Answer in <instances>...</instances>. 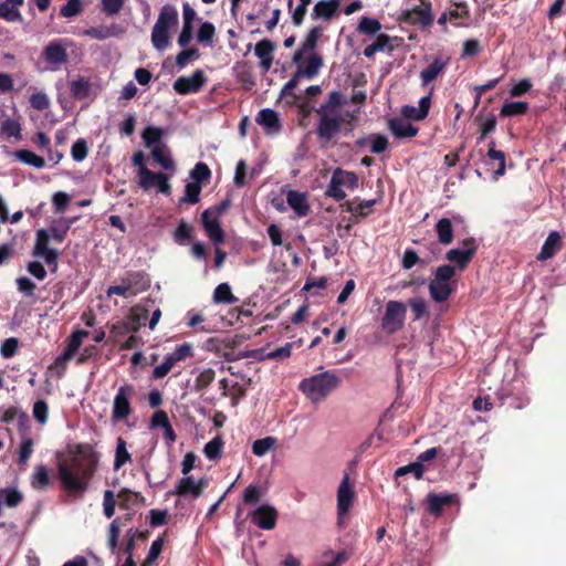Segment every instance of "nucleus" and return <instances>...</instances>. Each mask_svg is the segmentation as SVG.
<instances>
[{
	"mask_svg": "<svg viewBox=\"0 0 566 566\" xmlns=\"http://www.w3.org/2000/svg\"><path fill=\"white\" fill-rule=\"evenodd\" d=\"M98 453L91 444L77 443L59 457V476L63 488L74 495H82L88 488L97 464Z\"/></svg>",
	"mask_w": 566,
	"mask_h": 566,
	"instance_id": "obj_1",
	"label": "nucleus"
},
{
	"mask_svg": "<svg viewBox=\"0 0 566 566\" xmlns=\"http://www.w3.org/2000/svg\"><path fill=\"white\" fill-rule=\"evenodd\" d=\"M321 34V29L313 28L301 48L294 53L293 62L297 65V69L293 77L284 85L283 93H289L295 88L301 78L312 80L319 73L324 65L322 55L316 51Z\"/></svg>",
	"mask_w": 566,
	"mask_h": 566,
	"instance_id": "obj_2",
	"label": "nucleus"
},
{
	"mask_svg": "<svg viewBox=\"0 0 566 566\" xmlns=\"http://www.w3.org/2000/svg\"><path fill=\"white\" fill-rule=\"evenodd\" d=\"M342 104V95L338 92H332L326 104L319 108L321 118L317 126L319 139L329 142L337 135L343 124L349 123V113L343 111Z\"/></svg>",
	"mask_w": 566,
	"mask_h": 566,
	"instance_id": "obj_3",
	"label": "nucleus"
},
{
	"mask_svg": "<svg viewBox=\"0 0 566 566\" xmlns=\"http://www.w3.org/2000/svg\"><path fill=\"white\" fill-rule=\"evenodd\" d=\"M339 378L332 371H324L305 378L300 382V390L312 401H323L333 390L339 386Z\"/></svg>",
	"mask_w": 566,
	"mask_h": 566,
	"instance_id": "obj_4",
	"label": "nucleus"
},
{
	"mask_svg": "<svg viewBox=\"0 0 566 566\" xmlns=\"http://www.w3.org/2000/svg\"><path fill=\"white\" fill-rule=\"evenodd\" d=\"M179 14L171 4H165L151 30V44L157 51H165L169 46V30L177 25Z\"/></svg>",
	"mask_w": 566,
	"mask_h": 566,
	"instance_id": "obj_5",
	"label": "nucleus"
},
{
	"mask_svg": "<svg viewBox=\"0 0 566 566\" xmlns=\"http://www.w3.org/2000/svg\"><path fill=\"white\" fill-rule=\"evenodd\" d=\"M455 274L453 266L444 264L436 270L434 277L429 283V293L433 301L444 302L454 291V283L451 281Z\"/></svg>",
	"mask_w": 566,
	"mask_h": 566,
	"instance_id": "obj_6",
	"label": "nucleus"
},
{
	"mask_svg": "<svg viewBox=\"0 0 566 566\" xmlns=\"http://www.w3.org/2000/svg\"><path fill=\"white\" fill-rule=\"evenodd\" d=\"M148 286L149 281L145 274L132 272L122 277L119 284L109 286L106 294L108 297L112 295L133 297L145 291Z\"/></svg>",
	"mask_w": 566,
	"mask_h": 566,
	"instance_id": "obj_7",
	"label": "nucleus"
},
{
	"mask_svg": "<svg viewBox=\"0 0 566 566\" xmlns=\"http://www.w3.org/2000/svg\"><path fill=\"white\" fill-rule=\"evenodd\" d=\"M357 187L358 178L356 174L337 168L333 172L326 195L337 201H340L347 196L344 188L355 189Z\"/></svg>",
	"mask_w": 566,
	"mask_h": 566,
	"instance_id": "obj_8",
	"label": "nucleus"
},
{
	"mask_svg": "<svg viewBox=\"0 0 566 566\" xmlns=\"http://www.w3.org/2000/svg\"><path fill=\"white\" fill-rule=\"evenodd\" d=\"M407 307L399 301H389L386 304L381 327L387 334H394L403 327Z\"/></svg>",
	"mask_w": 566,
	"mask_h": 566,
	"instance_id": "obj_9",
	"label": "nucleus"
},
{
	"mask_svg": "<svg viewBox=\"0 0 566 566\" xmlns=\"http://www.w3.org/2000/svg\"><path fill=\"white\" fill-rule=\"evenodd\" d=\"M192 356V346L190 344H181L178 345L171 353L165 356V360L155 367L153 370V378L160 379L164 378L177 363L185 360Z\"/></svg>",
	"mask_w": 566,
	"mask_h": 566,
	"instance_id": "obj_10",
	"label": "nucleus"
},
{
	"mask_svg": "<svg viewBox=\"0 0 566 566\" xmlns=\"http://www.w3.org/2000/svg\"><path fill=\"white\" fill-rule=\"evenodd\" d=\"M71 41L67 39H60L50 41L43 49L44 60L52 65V70H56L62 64L67 62V46Z\"/></svg>",
	"mask_w": 566,
	"mask_h": 566,
	"instance_id": "obj_11",
	"label": "nucleus"
},
{
	"mask_svg": "<svg viewBox=\"0 0 566 566\" xmlns=\"http://www.w3.org/2000/svg\"><path fill=\"white\" fill-rule=\"evenodd\" d=\"M478 245L472 238L464 239L459 247L447 252L446 258L459 270H464L476 252Z\"/></svg>",
	"mask_w": 566,
	"mask_h": 566,
	"instance_id": "obj_12",
	"label": "nucleus"
},
{
	"mask_svg": "<svg viewBox=\"0 0 566 566\" xmlns=\"http://www.w3.org/2000/svg\"><path fill=\"white\" fill-rule=\"evenodd\" d=\"M355 496V485L350 482L349 474L345 473L337 490V514L339 517L348 514Z\"/></svg>",
	"mask_w": 566,
	"mask_h": 566,
	"instance_id": "obj_13",
	"label": "nucleus"
},
{
	"mask_svg": "<svg viewBox=\"0 0 566 566\" xmlns=\"http://www.w3.org/2000/svg\"><path fill=\"white\" fill-rule=\"evenodd\" d=\"M135 390L132 385H124L118 388L117 394L114 397L112 417L115 420L126 419L130 412V397Z\"/></svg>",
	"mask_w": 566,
	"mask_h": 566,
	"instance_id": "obj_14",
	"label": "nucleus"
},
{
	"mask_svg": "<svg viewBox=\"0 0 566 566\" xmlns=\"http://www.w3.org/2000/svg\"><path fill=\"white\" fill-rule=\"evenodd\" d=\"M49 239L50 235L46 230L40 229L36 231L33 255L43 259L48 265L56 268L59 253L55 249L49 247Z\"/></svg>",
	"mask_w": 566,
	"mask_h": 566,
	"instance_id": "obj_15",
	"label": "nucleus"
},
{
	"mask_svg": "<svg viewBox=\"0 0 566 566\" xmlns=\"http://www.w3.org/2000/svg\"><path fill=\"white\" fill-rule=\"evenodd\" d=\"M138 184L144 190L156 187L165 195L170 192L168 177L160 172H153L148 168H143L142 171H138Z\"/></svg>",
	"mask_w": 566,
	"mask_h": 566,
	"instance_id": "obj_16",
	"label": "nucleus"
},
{
	"mask_svg": "<svg viewBox=\"0 0 566 566\" xmlns=\"http://www.w3.org/2000/svg\"><path fill=\"white\" fill-rule=\"evenodd\" d=\"M207 78L201 70H196L189 76H181L174 83V90L181 95L198 92L206 83Z\"/></svg>",
	"mask_w": 566,
	"mask_h": 566,
	"instance_id": "obj_17",
	"label": "nucleus"
},
{
	"mask_svg": "<svg viewBox=\"0 0 566 566\" xmlns=\"http://www.w3.org/2000/svg\"><path fill=\"white\" fill-rule=\"evenodd\" d=\"M203 229L209 239L220 244L224 241V232L220 226L219 211L206 210L201 216Z\"/></svg>",
	"mask_w": 566,
	"mask_h": 566,
	"instance_id": "obj_18",
	"label": "nucleus"
},
{
	"mask_svg": "<svg viewBox=\"0 0 566 566\" xmlns=\"http://www.w3.org/2000/svg\"><path fill=\"white\" fill-rule=\"evenodd\" d=\"M250 517L254 525L270 531L276 525L277 511L269 504H262L250 514Z\"/></svg>",
	"mask_w": 566,
	"mask_h": 566,
	"instance_id": "obj_19",
	"label": "nucleus"
},
{
	"mask_svg": "<svg viewBox=\"0 0 566 566\" xmlns=\"http://www.w3.org/2000/svg\"><path fill=\"white\" fill-rule=\"evenodd\" d=\"M0 133L6 138H13L20 140L22 138L20 117L12 112V114L2 113L0 117Z\"/></svg>",
	"mask_w": 566,
	"mask_h": 566,
	"instance_id": "obj_20",
	"label": "nucleus"
},
{
	"mask_svg": "<svg viewBox=\"0 0 566 566\" xmlns=\"http://www.w3.org/2000/svg\"><path fill=\"white\" fill-rule=\"evenodd\" d=\"M206 485L207 481L205 479L196 481L190 475H184V478L178 482L174 493L179 496L191 495L192 497H198L202 493Z\"/></svg>",
	"mask_w": 566,
	"mask_h": 566,
	"instance_id": "obj_21",
	"label": "nucleus"
},
{
	"mask_svg": "<svg viewBox=\"0 0 566 566\" xmlns=\"http://www.w3.org/2000/svg\"><path fill=\"white\" fill-rule=\"evenodd\" d=\"M274 44L270 40H262L255 44L254 53L260 59V66L268 72L273 63Z\"/></svg>",
	"mask_w": 566,
	"mask_h": 566,
	"instance_id": "obj_22",
	"label": "nucleus"
},
{
	"mask_svg": "<svg viewBox=\"0 0 566 566\" xmlns=\"http://www.w3.org/2000/svg\"><path fill=\"white\" fill-rule=\"evenodd\" d=\"M286 202L297 217H305L310 212L307 196L303 192L290 190L286 195Z\"/></svg>",
	"mask_w": 566,
	"mask_h": 566,
	"instance_id": "obj_23",
	"label": "nucleus"
},
{
	"mask_svg": "<svg viewBox=\"0 0 566 566\" xmlns=\"http://www.w3.org/2000/svg\"><path fill=\"white\" fill-rule=\"evenodd\" d=\"M24 0H4L0 2V17L9 22H21L22 14L19 10Z\"/></svg>",
	"mask_w": 566,
	"mask_h": 566,
	"instance_id": "obj_24",
	"label": "nucleus"
},
{
	"mask_svg": "<svg viewBox=\"0 0 566 566\" xmlns=\"http://www.w3.org/2000/svg\"><path fill=\"white\" fill-rule=\"evenodd\" d=\"M560 234L557 231L551 232L546 238L537 259L541 261H545L553 258L560 250Z\"/></svg>",
	"mask_w": 566,
	"mask_h": 566,
	"instance_id": "obj_25",
	"label": "nucleus"
},
{
	"mask_svg": "<svg viewBox=\"0 0 566 566\" xmlns=\"http://www.w3.org/2000/svg\"><path fill=\"white\" fill-rule=\"evenodd\" d=\"M389 127L391 133L399 138L412 137L418 132V129L415 126H412V124L408 119L403 118L391 119L389 123Z\"/></svg>",
	"mask_w": 566,
	"mask_h": 566,
	"instance_id": "obj_26",
	"label": "nucleus"
},
{
	"mask_svg": "<svg viewBox=\"0 0 566 566\" xmlns=\"http://www.w3.org/2000/svg\"><path fill=\"white\" fill-rule=\"evenodd\" d=\"M352 551H340L335 553L332 549H327L322 554V560L319 566H342L352 557Z\"/></svg>",
	"mask_w": 566,
	"mask_h": 566,
	"instance_id": "obj_27",
	"label": "nucleus"
},
{
	"mask_svg": "<svg viewBox=\"0 0 566 566\" xmlns=\"http://www.w3.org/2000/svg\"><path fill=\"white\" fill-rule=\"evenodd\" d=\"M256 122L262 125L269 134L277 133L280 129L279 116L270 108L262 109L256 117Z\"/></svg>",
	"mask_w": 566,
	"mask_h": 566,
	"instance_id": "obj_28",
	"label": "nucleus"
},
{
	"mask_svg": "<svg viewBox=\"0 0 566 566\" xmlns=\"http://www.w3.org/2000/svg\"><path fill=\"white\" fill-rule=\"evenodd\" d=\"M430 105H431L430 96L427 95V96H423V97L420 98L419 107L406 106L403 108V114L408 118H412V119H416V120H421V119H423L428 115Z\"/></svg>",
	"mask_w": 566,
	"mask_h": 566,
	"instance_id": "obj_29",
	"label": "nucleus"
},
{
	"mask_svg": "<svg viewBox=\"0 0 566 566\" xmlns=\"http://www.w3.org/2000/svg\"><path fill=\"white\" fill-rule=\"evenodd\" d=\"M438 241L443 245H449L453 241L452 221L448 218L440 219L436 224Z\"/></svg>",
	"mask_w": 566,
	"mask_h": 566,
	"instance_id": "obj_30",
	"label": "nucleus"
},
{
	"mask_svg": "<svg viewBox=\"0 0 566 566\" xmlns=\"http://www.w3.org/2000/svg\"><path fill=\"white\" fill-rule=\"evenodd\" d=\"M70 91L77 99L87 98L92 92V84L84 77H77L70 83Z\"/></svg>",
	"mask_w": 566,
	"mask_h": 566,
	"instance_id": "obj_31",
	"label": "nucleus"
},
{
	"mask_svg": "<svg viewBox=\"0 0 566 566\" xmlns=\"http://www.w3.org/2000/svg\"><path fill=\"white\" fill-rule=\"evenodd\" d=\"M277 447V439L272 436H268L262 439H258L252 443V452L254 455L261 458L268 454L270 451Z\"/></svg>",
	"mask_w": 566,
	"mask_h": 566,
	"instance_id": "obj_32",
	"label": "nucleus"
},
{
	"mask_svg": "<svg viewBox=\"0 0 566 566\" xmlns=\"http://www.w3.org/2000/svg\"><path fill=\"white\" fill-rule=\"evenodd\" d=\"M151 155L154 159L166 170L174 171L175 170V163L170 156L169 150L167 147L163 144L160 146L154 147L151 149Z\"/></svg>",
	"mask_w": 566,
	"mask_h": 566,
	"instance_id": "obj_33",
	"label": "nucleus"
},
{
	"mask_svg": "<svg viewBox=\"0 0 566 566\" xmlns=\"http://www.w3.org/2000/svg\"><path fill=\"white\" fill-rule=\"evenodd\" d=\"M13 157L19 161L32 166L34 168L41 169L45 166V160L43 157L38 156L33 151L20 149L13 153Z\"/></svg>",
	"mask_w": 566,
	"mask_h": 566,
	"instance_id": "obj_34",
	"label": "nucleus"
},
{
	"mask_svg": "<svg viewBox=\"0 0 566 566\" xmlns=\"http://www.w3.org/2000/svg\"><path fill=\"white\" fill-rule=\"evenodd\" d=\"M213 302L217 304H234L238 298L232 294L228 283H221L213 291Z\"/></svg>",
	"mask_w": 566,
	"mask_h": 566,
	"instance_id": "obj_35",
	"label": "nucleus"
},
{
	"mask_svg": "<svg viewBox=\"0 0 566 566\" xmlns=\"http://www.w3.org/2000/svg\"><path fill=\"white\" fill-rule=\"evenodd\" d=\"M337 9V1H319L314 6L313 15L324 20L331 19Z\"/></svg>",
	"mask_w": 566,
	"mask_h": 566,
	"instance_id": "obj_36",
	"label": "nucleus"
},
{
	"mask_svg": "<svg viewBox=\"0 0 566 566\" xmlns=\"http://www.w3.org/2000/svg\"><path fill=\"white\" fill-rule=\"evenodd\" d=\"M451 502L449 495H438L430 493L427 496L428 510L434 515H439L443 507Z\"/></svg>",
	"mask_w": 566,
	"mask_h": 566,
	"instance_id": "obj_37",
	"label": "nucleus"
},
{
	"mask_svg": "<svg viewBox=\"0 0 566 566\" xmlns=\"http://www.w3.org/2000/svg\"><path fill=\"white\" fill-rule=\"evenodd\" d=\"M444 69V63L437 59L428 67L421 71L420 77L423 85L432 82Z\"/></svg>",
	"mask_w": 566,
	"mask_h": 566,
	"instance_id": "obj_38",
	"label": "nucleus"
},
{
	"mask_svg": "<svg viewBox=\"0 0 566 566\" xmlns=\"http://www.w3.org/2000/svg\"><path fill=\"white\" fill-rule=\"evenodd\" d=\"M163 136V130L157 127H147L144 129L142 134V138L146 145V147L154 149L156 146L163 145L160 139Z\"/></svg>",
	"mask_w": 566,
	"mask_h": 566,
	"instance_id": "obj_39",
	"label": "nucleus"
},
{
	"mask_svg": "<svg viewBox=\"0 0 566 566\" xmlns=\"http://www.w3.org/2000/svg\"><path fill=\"white\" fill-rule=\"evenodd\" d=\"M84 35L103 41L115 35V27H93L84 31Z\"/></svg>",
	"mask_w": 566,
	"mask_h": 566,
	"instance_id": "obj_40",
	"label": "nucleus"
},
{
	"mask_svg": "<svg viewBox=\"0 0 566 566\" xmlns=\"http://www.w3.org/2000/svg\"><path fill=\"white\" fill-rule=\"evenodd\" d=\"M128 461H130V454L127 451L126 442L124 441V439L118 438L115 452L114 469H120Z\"/></svg>",
	"mask_w": 566,
	"mask_h": 566,
	"instance_id": "obj_41",
	"label": "nucleus"
},
{
	"mask_svg": "<svg viewBox=\"0 0 566 566\" xmlns=\"http://www.w3.org/2000/svg\"><path fill=\"white\" fill-rule=\"evenodd\" d=\"M488 157L491 160H496L499 163L497 168L495 170V175L503 176L505 172V155L503 151L495 149L494 140H491L489 144Z\"/></svg>",
	"mask_w": 566,
	"mask_h": 566,
	"instance_id": "obj_42",
	"label": "nucleus"
},
{
	"mask_svg": "<svg viewBox=\"0 0 566 566\" xmlns=\"http://www.w3.org/2000/svg\"><path fill=\"white\" fill-rule=\"evenodd\" d=\"M528 109L526 102H510L505 103L501 108L502 116H517L525 114Z\"/></svg>",
	"mask_w": 566,
	"mask_h": 566,
	"instance_id": "obj_43",
	"label": "nucleus"
},
{
	"mask_svg": "<svg viewBox=\"0 0 566 566\" xmlns=\"http://www.w3.org/2000/svg\"><path fill=\"white\" fill-rule=\"evenodd\" d=\"M223 448L221 438L216 437L210 440L203 448V453L209 460H217L220 458Z\"/></svg>",
	"mask_w": 566,
	"mask_h": 566,
	"instance_id": "obj_44",
	"label": "nucleus"
},
{
	"mask_svg": "<svg viewBox=\"0 0 566 566\" xmlns=\"http://www.w3.org/2000/svg\"><path fill=\"white\" fill-rule=\"evenodd\" d=\"M120 532V522L118 518H115L108 527V534H107V546L111 549L112 553L117 552V542H118V535Z\"/></svg>",
	"mask_w": 566,
	"mask_h": 566,
	"instance_id": "obj_45",
	"label": "nucleus"
},
{
	"mask_svg": "<svg viewBox=\"0 0 566 566\" xmlns=\"http://www.w3.org/2000/svg\"><path fill=\"white\" fill-rule=\"evenodd\" d=\"M358 31L364 34H376L380 31L381 24L378 20L363 17L358 24Z\"/></svg>",
	"mask_w": 566,
	"mask_h": 566,
	"instance_id": "obj_46",
	"label": "nucleus"
},
{
	"mask_svg": "<svg viewBox=\"0 0 566 566\" xmlns=\"http://www.w3.org/2000/svg\"><path fill=\"white\" fill-rule=\"evenodd\" d=\"M31 484L35 489H43L49 484V473L44 465H38L31 478Z\"/></svg>",
	"mask_w": 566,
	"mask_h": 566,
	"instance_id": "obj_47",
	"label": "nucleus"
},
{
	"mask_svg": "<svg viewBox=\"0 0 566 566\" xmlns=\"http://www.w3.org/2000/svg\"><path fill=\"white\" fill-rule=\"evenodd\" d=\"M33 452V440L29 437H24L21 440L20 450H19V464L25 467L31 454Z\"/></svg>",
	"mask_w": 566,
	"mask_h": 566,
	"instance_id": "obj_48",
	"label": "nucleus"
},
{
	"mask_svg": "<svg viewBox=\"0 0 566 566\" xmlns=\"http://www.w3.org/2000/svg\"><path fill=\"white\" fill-rule=\"evenodd\" d=\"M214 32H216V29L212 23L203 22L198 30L197 40L200 43L210 45L212 43Z\"/></svg>",
	"mask_w": 566,
	"mask_h": 566,
	"instance_id": "obj_49",
	"label": "nucleus"
},
{
	"mask_svg": "<svg viewBox=\"0 0 566 566\" xmlns=\"http://www.w3.org/2000/svg\"><path fill=\"white\" fill-rule=\"evenodd\" d=\"M216 377V373L211 368H206L199 371L196 380H195V387L197 390H201L203 388H207Z\"/></svg>",
	"mask_w": 566,
	"mask_h": 566,
	"instance_id": "obj_50",
	"label": "nucleus"
},
{
	"mask_svg": "<svg viewBox=\"0 0 566 566\" xmlns=\"http://www.w3.org/2000/svg\"><path fill=\"white\" fill-rule=\"evenodd\" d=\"M87 337L88 332L82 329L75 331L67 339L66 349L72 354H75Z\"/></svg>",
	"mask_w": 566,
	"mask_h": 566,
	"instance_id": "obj_51",
	"label": "nucleus"
},
{
	"mask_svg": "<svg viewBox=\"0 0 566 566\" xmlns=\"http://www.w3.org/2000/svg\"><path fill=\"white\" fill-rule=\"evenodd\" d=\"M83 9V1L82 0H69L62 8H61V15L64 18H72L77 15Z\"/></svg>",
	"mask_w": 566,
	"mask_h": 566,
	"instance_id": "obj_52",
	"label": "nucleus"
},
{
	"mask_svg": "<svg viewBox=\"0 0 566 566\" xmlns=\"http://www.w3.org/2000/svg\"><path fill=\"white\" fill-rule=\"evenodd\" d=\"M424 472L423 464L420 462H413L408 465L401 467L396 471V476L406 475L412 473L417 480L421 479Z\"/></svg>",
	"mask_w": 566,
	"mask_h": 566,
	"instance_id": "obj_53",
	"label": "nucleus"
},
{
	"mask_svg": "<svg viewBox=\"0 0 566 566\" xmlns=\"http://www.w3.org/2000/svg\"><path fill=\"white\" fill-rule=\"evenodd\" d=\"M87 153H88L87 143L83 138L77 139L73 144L72 149H71L72 158L75 161L84 160L86 158V156H87Z\"/></svg>",
	"mask_w": 566,
	"mask_h": 566,
	"instance_id": "obj_54",
	"label": "nucleus"
},
{
	"mask_svg": "<svg viewBox=\"0 0 566 566\" xmlns=\"http://www.w3.org/2000/svg\"><path fill=\"white\" fill-rule=\"evenodd\" d=\"M116 500L115 494L111 490H106L103 496V512L107 518H111L115 514Z\"/></svg>",
	"mask_w": 566,
	"mask_h": 566,
	"instance_id": "obj_55",
	"label": "nucleus"
},
{
	"mask_svg": "<svg viewBox=\"0 0 566 566\" xmlns=\"http://www.w3.org/2000/svg\"><path fill=\"white\" fill-rule=\"evenodd\" d=\"M190 176L191 179L193 180L192 182L199 184L210 178V169L206 164L198 163L191 170Z\"/></svg>",
	"mask_w": 566,
	"mask_h": 566,
	"instance_id": "obj_56",
	"label": "nucleus"
},
{
	"mask_svg": "<svg viewBox=\"0 0 566 566\" xmlns=\"http://www.w3.org/2000/svg\"><path fill=\"white\" fill-rule=\"evenodd\" d=\"M33 417L34 419L40 422L41 424H44L48 421L49 416V407L45 401L38 400L33 405Z\"/></svg>",
	"mask_w": 566,
	"mask_h": 566,
	"instance_id": "obj_57",
	"label": "nucleus"
},
{
	"mask_svg": "<svg viewBox=\"0 0 566 566\" xmlns=\"http://www.w3.org/2000/svg\"><path fill=\"white\" fill-rule=\"evenodd\" d=\"M413 13L417 15V20L424 25L431 23L433 20L431 7L427 2H422L421 7L413 9Z\"/></svg>",
	"mask_w": 566,
	"mask_h": 566,
	"instance_id": "obj_58",
	"label": "nucleus"
},
{
	"mask_svg": "<svg viewBox=\"0 0 566 566\" xmlns=\"http://www.w3.org/2000/svg\"><path fill=\"white\" fill-rule=\"evenodd\" d=\"M262 496V489L259 485L251 484L243 492V501L247 504H255Z\"/></svg>",
	"mask_w": 566,
	"mask_h": 566,
	"instance_id": "obj_59",
	"label": "nucleus"
},
{
	"mask_svg": "<svg viewBox=\"0 0 566 566\" xmlns=\"http://www.w3.org/2000/svg\"><path fill=\"white\" fill-rule=\"evenodd\" d=\"M125 0H101V9L107 15L117 14L124 6Z\"/></svg>",
	"mask_w": 566,
	"mask_h": 566,
	"instance_id": "obj_60",
	"label": "nucleus"
},
{
	"mask_svg": "<svg viewBox=\"0 0 566 566\" xmlns=\"http://www.w3.org/2000/svg\"><path fill=\"white\" fill-rule=\"evenodd\" d=\"M17 287L23 295L33 296L36 286L29 277L21 276L17 279Z\"/></svg>",
	"mask_w": 566,
	"mask_h": 566,
	"instance_id": "obj_61",
	"label": "nucleus"
},
{
	"mask_svg": "<svg viewBox=\"0 0 566 566\" xmlns=\"http://www.w3.org/2000/svg\"><path fill=\"white\" fill-rule=\"evenodd\" d=\"M30 104L38 111H44L49 107L50 99L46 94L39 92L31 95Z\"/></svg>",
	"mask_w": 566,
	"mask_h": 566,
	"instance_id": "obj_62",
	"label": "nucleus"
},
{
	"mask_svg": "<svg viewBox=\"0 0 566 566\" xmlns=\"http://www.w3.org/2000/svg\"><path fill=\"white\" fill-rule=\"evenodd\" d=\"M199 56L197 49H188L181 51L176 57V64L178 67H185L189 61L197 59Z\"/></svg>",
	"mask_w": 566,
	"mask_h": 566,
	"instance_id": "obj_63",
	"label": "nucleus"
},
{
	"mask_svg": "<svg viewBox=\"0 0 566 566\" xmlns=\"http://www.w3.org/2000/svg\"><path fill=\"white\" fill-rule=\"evenodd\" d=\"M18 347H19V342L17 338L11 337V338L6 339L3 342V344L1 345V349H0L2 357L10 358V357L14 356L18 350Z\"/></svg>",
	"mask_w": 566,
	"mask_h": 566,
	"instance_id": "obj_64",
	"label": "nucleus"
}]
</instances>
